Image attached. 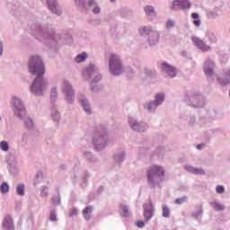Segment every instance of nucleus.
Returning <instances> with one entry per match:
<instances>
[{"instance_id": "nucleus-22", "label": "nucleus", "mask_w": 230, "mask_h": 230, "mask_svg": "<svg viewBox=\"0 0 230 230\" xmlns=\"http://www.w3.org/2000/svg\"><path fill=\"white\" fill-rule=\"evenodd\" d=\"M129 125L132 127L133 130H137V132H141V124L140 123H134L132 124V121L129 120Z\"/></svg>"}, {"instance_id": "nucleus-8", "label": "nucleus", "mask_w": 230, "mask_h": 230, "mask_svg": "<svg viewBox=\"0 0 230 230\" xmlns=\"http://www.w3.org/2000/svg\"><path fill=\"white\" fill-rule=\"evenodd\" d=\"M191 40L194 46H197L200 51H209L211 49V47H209V45H206L199 38L193 36Z\"/></svg>"}, {"instance_id": "nucleus-9", "label": "nucleus", "mask_w": 230, "mask_h": 230, "mask_svg": "<svg viewBox=\"0 0 230 230\" xmlns=\"http://www.w3.org/2000/svg\"><path fill=\"white\" fill-rule=\"evenodd\" d=\"M163 102H164V95L159 93L155 97V102H150L147 106H146V109H147V111H152V109H155V107H157L158 105H161Z\"/></svg>"}, {"instance_id": "nucleus-23", "label": "nucleus", "mask_w": 230, "mask_h": 230, "mask_svg": "<svg viewBox=\"0 0 230 230\" xmlns=\"http://www.w3.org/2000/svg\"><path fill=\"white\" fill-rule=\"evenodd\" d=\"M0 148L1 150H3L4 152H8V150H10V146H8V142L6 141H2L0 143Z\"/></svg>"}, {"instance_id": "nucleus-20", "label": "nucleus", "mask_w": 230, "mask_h": 230, "mask_svg": "<svg viewBox=\"0 0 230 230\" xmlns=\"http://www.w3.org/2000/svg\"><path fill=\"white\" fill-rule=\"evenodd\" d=\"M213 67H215V66L213 64L206 65L205 69H204L205 74L211 75V73H213Z\"/></svg>"}, {"instance_id": "nucleus-35", "label": "nucleus", "mask_w": 230, "mask_h": 230, "mask_svg": "<svg viewBox=\"0 0 230 230\" xmlns=\"http://www.w3.org/2000/svg\"><path fill=\"white\" fill-rule=\"evenodd\" d=\"M175 26V22L173 21H168L166 22V28H173Z\"/></svg>"}, {"instance_id": "nucleus-19", "label": "nucleus", "mask_w": 230, "mask_h": 230, "mask_svg": "<svg viewBox=\"0 0 230 230\" xmlns=\"http://www.w3.org/2000/svg\"><path fill=\"white\" fill-rule=\"evenodd\" d=\"M85 58H87L86 53L79 54L75 58V62H77V63L84 62V60H85Z\"/></svg>"}, {"instance_id": "nucleus-6", "label": "nucleus", "mask_w": 230, "mask_h": 230, "mask_svg": "<svg viewBox=\"0 0 230 230\" xmlns=\"http://www.w3.org/2000/svg\"><path fill=\"white\" fill-rule=\"evenodd\" d=\"M63 93L66 95L67 102H73V99L75 98V93L73 92V88L71 87V84L65 81L63 83Z\"/></svg>"}, {"instance_id": "nucleus-11", "label": "nucleus", "mask_w": 230, "mask_h": 230, "mask_svg": "<svg viewBox=\"0 0 230 230\" xmlns=\"http://www.w3.org/2000/svg\"><path fill=\"white\" fill-rule=\"evenodd\" d=\"M185 170L195 175H204V171L202 169H197L191 165L185 166Z\"/></svg>"}, {"instance_id": "nucleus-45", "label": "nucleus", "mask_w": 230, "mask_h": 230, "mask_svg": "<svg viewBox=\"0 0 230 230\" xmlns=\"http://www.w3.org/2000/svg\"><path fill=\"white\" fill-rule=\"evenodd\" d=\"M0 121H1V117H0Z\"/></svg>"}, {"instance_id": "nucleus-33", "label": "nucleus", "mask_w": 230, "mask_h": 230, "mask_svg": "<svg viewBox=\"0 0 230 230\" xmlns=\"http://www.w3.org/2000/svg\"><path fill=\"white\" fill-rule=\"evenodd\" d=\"M185 200H186V197L176 199L175 204H184Z\"/></svg>"}, {"instance_id": "nucleus-14", "label": "nucleus", "mask_w": 230, "mask_h": 230, "mask_svg": "<svg viewBox=\"0 0 230 230\" xmlns=\"http://www.w3.org/2000/svg\"><path fill=\"white\" fill-rule=\"evenodd\" d=\"M149 42L152 45L157 44V42H159V32L157 31L152 32V34L149 37Z\"/></svg>"}, {"instance_id": "nucleus-7", "label": "nucleus", "mask_w": 230, "mask_h": 230, "mask_svg": "<svg viewBox=\"0 0 230 230\" xmlns=\"http://www.w3.org/2000/svg\"><path fill=\"white\" fill-rule=\"evenodd\" d=\"M191 4L188 0H175L172 3V10H184L186 8H190Z\"/></svg>"}, {"instance_id": "nucleus-13", "label": "nucleus", "mask_w": 230, "mask_h": 230, "mask_svg": "<svg viewBox=\"0 0 230 230\" xmlns=\"http://www.w3.org/2000/svg\"><path fill=\"white\" fill-rule=\"evenodd\" d=\"M91 215H93V208L88 206L83 210L84 218H85V220H91Z\"/></svg>"}, {"instance_id": "nucleus-37", "label": "nucleus", "mask_w": 230, "mask_h": 230, "mask_svg": "<svg viewBox=\"0 0 230 230\" xmlns=\"http://www.w3.org/2000/svg\"><path fill=\"white\" fill-rule=\"evenodd\" d=\"M137 227H139V228L145 227V222L137 221Z\"/></svg>"}, {"instance_id": "nucleus-5", "label": "nucleus", "mask_w": 230, "mask_h": 230, "mask_svg": "<svg viewBox=\"0 0 230 230\" xmlns=\"http://www.w3.org/2000/svg\"><path fill=\"white\" fill-rule=\"evenodd\" d=\"M161 69L164 73H166L168 76H171V78H173V76L177 75V70L175 69V67L166 62H164L161 65Z\"/></svg>"}, {"instance_id": "nucleus-43", "label": "nucleus", "mask_w": 230, "mask_h": 230, "mask_svg": "<svg viewBox=\"0 0 230 230\" xmlns=\"http://www.w3.org/2000/svg\"><path fill=\"white\" fill-rule=\"evenodd\" d=\"M111 3L114 2V0H111Z\"/></svg>"}, {"instance_id": "nucleus-12", "label": "nucleus", "mask_w": 230, "mask_h": 230, "mask_svg": "<svg viewBox=\"0 0 230 230\" xmlns=\"http://www.w3.org/2000/svg\"><path fill=\"white\" fill-rule=\"evenodd\" d=\"M3 226L5 229H13V221L12 220V217L6 216L4 219Z\"/></svg>"}, {"instance_id": "nucleus-2", "label": "nucleus", "mask_w": 230, "mask_h": 230, "mask_svg": "<svg viewBox=\"0 0 230 230\" xmlns=\"http://www.w3.org/2000/svg\"><path fill=\"white\" fill-rule=\"evenodd\" d=\"M146 175L148 183L151 184V186H155V184L162 182L164 178V168L158 165H153L147 169Z\"/></svg>"}, {"instance_id": "nucleus-25", "label": "nucleus", "mask_w": 230, "mask_h": 230, "mask_svg": "<svg viewBox=\"0 0 230 230\" xmlns=\"http://www.w3.org/2000/svg\"><path fill=\"white\" fill-rule=\"evenodd\" d=\"M163 217H164V218L170 217V208H168L166 205L163 206Z\"/></svg>"}, {"instance_id": "nucleus-38", "label": "nucleus", "mask_w": 230, "mask_h": 230, "mask_svg": "<svg viewBox=\"0 0 230 230\" xmlns=\"http://www.w3.org/2000/svg\"><path fill=\"white\" fill-rule=\"evenodd\" d=\"M93 13H100V7L96 6L93 9Z\"/></svg>"}, {"instance_id": "nucleus-42", "label": "nucleus", "mask_w": 230, "mask_h": 230, "mask_svg": "<svg viewBox=\"0 0 230 230\" xmlns=\"http://www.w3.org/2000/svg\"><path fill=\"white\" fill-rule=\"evenodd\" d=\"M43 190H48V188L45 187Z\"/></svg>"}, {"instance_id": "nucleus-41", "label": "nucleus", "mask_w": 230, "mask_h": 230, "mask_svg": "<svg viewBox=\"0 0 230 230\" xmlns=\"http://www.w3.org/2000/svg\"><path fill=\"white\" fill-rule=\"evenodd\" d=\"M91 71H93V67L86 69V73L88 74L91 73Z\"/></svg>"}, {"instance_id": "nucleus-4", "label": "nucleus", "mask_w": 230, "mask_h": 230, "mask_svg": "<svg viewBox=\"0 0 230 230\" xmlns=\"http://www.w3.org/2000/svg\"><path fill=\"white\" fill-rule=\"evenodd\" d=\"M13 111L16 116L22 117L26 115V110L24 109L22 102L17 98L13 99Z\"/></svg>"}, {"instance_id": "nucleus-16", "label": "nucleus", "mask_w": 230, "mask_h": 230, "mask_svg": "<svg viewBox=\"0 0 230 230\" xmlns=\"http://www.w3.org/2000/svg\"><path fill=\"white\" fill-rule=\"evenodd\" d=\"M152 217H154V208L144 210V217L146 218V222H148V220H150Z\"/></svg>"}, {"instance_id": "nucleus-27", "label": "nucleus", "mask_w": 230, "mask_h": 230, "mask_svg": "<svg viewBox=\"0 0 230 230\" xmlns=\"http://www.w3.org/2000/svg\"><path fill=\"white\" fill-rule=\"evenodd\" d=\"M16 191L18 195H24V185L23 184L18 185Z\"/></svg>"}, {"instance_id": "nucleus-39", "label": "nucleus", "mask_w": 230, "mask_h": 230, "mask_svg": "<svg viewBox=\"0 0 230 230\" xmlns=\"http://www.w3.org/2000/svg\"><path fill=\"white\" fill-rule=\"evenodd\" d=\"M0 55H3V42L0 41Z\"/></svg>"}, {"instance_id": "nucleus-32", "label": "nucleus", "mask_w": 230, "mask_h": 230, "mask_svg": "<svg viewBox=\"0 0 230 230\" xmlns=\"http://www.w3.org/2000/svg\"><path fill=\"white\" fill-rule=\"evenodd\" d=\"M25 127H27V128H33V121H31V119H28V121L25 122Z\"/></svg>"}, {"instance_id": "nucleus-28", "label": "nucleus", "mask_w": 230, "mask_h": 230, "mask_svg": "<svg viewBox=\"0 0 230 230\" xmlns=\"http://www.w3.org/2000/svg\"><path fill=\"white\" fill-rule=\"evenodd\" d=\"M216 191L217 193L222 194L224 193V191H226V189L224 188V186H217L216 188Z\"/></svg>"}, {"instance_id": "nucleus-44", "label": "nucleus", "mask_w": 230, "mask_h": 230, "mask_svg": "<svg viewBox=\"0 0 230 230\" xmlns=\"http://www.w3.org/2000/svg\"><path fill=\"white\" fill-rule=\"evenodd\" d=\"M102 78V76L99 75V79Z\"/></svg>"}, {"instance_id": "nucleus-24", "label": "nucleus", "mask_w": 230, "mask_h": 230, "mask_svg": "<svg viewBox=\"0 0 230 230\" xmlns=\"http://www.w3.org/2000/svg\"><path fill=\"white\" fill-rule=\"evenodd\" d=\"M0 190L2 193H8V191H10V186H8V183L4 182L2 183Z\"/></svg>"}, {"instance_id": "nucleus-21", "label": "nucleus", "mask_w": 230, "mask_h": 230, "mask_svg": "<svg viewBox=\"0 0 230 230\" xmlns=\"http://www.w3.org/2000/svg\"><path fill=\"white\" fill-rule=\"evenodd\" d=\"M81 105L84 107V110L85 111V112H91V108L89 107V105L87 104V102L85 101V99H83L80 101Z\"/></svg>"}, {"instance_id": "nucleus-10", "label": "nucleus", "mask_w": 230, "mask_h": 230, "mask_svg": "<svg viewBox=\"0 0 230 230\" xmlns=\"http://www.w3.org/2000/svg\"><path fill=\"white\" fill-rule=\"evenodd\" d=\"M47 3L49 4V8L51 12L56 13V15H60L61 12L58 7H57V2L55 0H47Z\"/></svg>"}, {"instance_id": "nucleus-40", "label": "nucleus", "mask_w": 230, "mask_h": 230, "mask_svg": "<svg viewBox=\"0 0 230 230\" xmlns=\"http://www.w3.org/2000/svg\"><path fill=\"white\" fill-rule=\"evenodd\" d=\"M204 146H202V145H198L197 146V148H198V150H202V147H203Z\"/></svg>"}, {"instance_id": "nucleus-26", "label": "nucleus", "mask_w": 230, "mask_h": 230, "mask_svg": "<svg viewBox=\"0 0 230 230\" xmlns=\"http://www.w3.org/2000/svg\"><path fill=\"white\" fill-rule=\"evenodd\" d=\"M145 12H146V15H155V13L154 12V7H152V6H146Z\"/></svg>"}, {"instance_id": "nucleus-15", "label": "nucleus", "mask_w": 230, "mask_h": 230, "mask_svg": "<svg viewBox=\"0 0 230 230\" xmlns=\"http://www.w3.org/2000/svg\"><path fill=\"white\" fill-rule=\"evenodd\" d=\"M210 206L215 209V211H224L226 209V207L217 201L210 202Z\"/></svg>"}, {"instance_id": "nucleus-3", "label": "nucleus", "mask_w": 230, "mask_h": 230, "mask_svg": "<svg viewBox=\"0 0 230 230\" xmlns=\"http://www.w3.org/2000/svg\"><path fill=\"white\" fill-rule=\"evenodd\" d=\"M110 70L112 75L121 74V60L115 54H111L110 58Z\"/></svg>"}, {"instance_id": "nucleus-17", "label": "nucleus", "mask_w": 230, "mask_h": 230, "mask_svg": "<svg viewBox=\"0 0 230 230\" xmlns=\"http://www.w3.org/2000/svg\"><path fill=\"white\" fill-rule=\"evenodd\" d=\"M119 209L120 211H122L123 217H125V218H127L128 217H130V213L128 212V208L127 206L120 205Z\"/></svg>"}, {"instance_id": "nucleus-34", "label": "nucleus", "mask_w": 230, "mask_h": 230, "mask_svg": "<svg viewBox=\"0 0 230 230\" xmlns=\"http://www.w3.org/2000/svg\"><path fill=\"white\" fill-rule=\"evenodd\" d=\"M88 8H93V6H96V2L94 0H90L88 4H86Z\"/></svg>"}, {"instance_id": "nucleus-18", "label": "nucleus", "mask_w": 230, "mask_h": 230, "mask_svg": "<svg viewBox=\"0 0 230 230\" xmlns=\"http://www.w3.org/2000/svg\"><path fill=\"white\" fill-rule=\"evenodd\" d=\"M191 17H192V19H194V22H193L194 25L200 26V20L199 19V13H193L191 14Z\"/></svg>"}, {"instance_id": "nucleus-1", "label": "nucleus", "mask_w": 230, "mask_h": 230, "mask_svg": "<svg viewBox=\"0 0 230 230\" xmlns=\"http://www.w3.org/2000/svg\"><path fill=\"white\" fill-rule=\"evenodd\" d=\"M29 71L31 75H36V78L31 87V93L34 94L40 95L42 91L48 87V83L44 80V63L39 56L31 57L29 61Z\"/></svg>"}, {"instance_id": "nucleus-31", "label": "nucleus", "mask_w": 230, "mask_h": 230, "mask_svg": "<svg viewBox=\"0 0 230 230\" xmlns=\"http://www.w3.org/2000/svg\"><path fill=\"white\" fill-rule=\"evenodd\" d=\"M49 219L51 220V222H57V215L55 214V212H50Z\"/></svg>"}, {"instance_id": "nucleus-29", "label": "nucleus", "mask_w": 230, "mask_h": 230, "mask_svg": "<svg viewBox=\"0 0 230 230\" xmlns=\"http://www.w3.org/2000/svg\"><path fill=\"white\" fill-rule=\"evenodd\" d=\"M76 215H78L76 208H71L69 211V217H76Z\"/></svg>"}, {"instance_id": "nucleus-36", "label": "nucleus", "mask_w": 230, "mask_h": 230, "mask_svg": "<svg viewBox=\"0 0 230 230\" xmlns=\"http://www.w3.org/2000/svg\"><path fill=\"white\" fill-rule=\"evenodd\" d=\"M142 31H144V33H150L152 31V28H150V27H144L142 29Z\"/></svg>"}, {"instance_id": "nucleus-30", "label": "nucleus", "mask_w": 230, "mask_h": 230, "mask_svg": "<svg viewBox=\"0 0 230 230\" xmlns=\"http://www.w3.org/2000/svg\"><path fill=\"white\" fill-rule=\"evenodd\" d=\"M57 90L55 89V88H53L52 90H51V93H50V98H51V100H55V98H57Z\"/></svg>"}]
</instances>
